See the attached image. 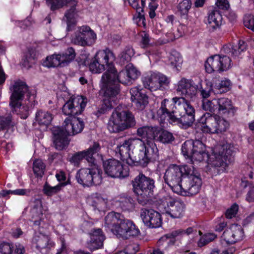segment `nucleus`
<instances>
[{
	"label": "nucleus",
	"instance_id": "39448f33",
	"mask_svg": "<svg viewBox=\"0 0 254 254\" xmlns=\"http://www.w3.org/2000/svg\"><path fill=\"white\" fill-rule=\"evenodd\" d=\"M135 124L134 117L131 112L122 110L117 107L109 118L107 128L111 133H118L134 126Z\"/></svg>",
	"mask_w": 254,
	"mask_h": 254
},
{
	"label": "nucleus",
	"instance_id": "4be33fe9",
	"mask_svg": "<svg viewBox=\"0 0 254 254\" xmlns=\"http://www.w3.org/2000/svg\"><path fill=\"white\" fill-rule=\"evenodd\" d=\"M100 150V144L97 142H94L93 145L87 150L79 152L74 154L71 159L73 162L77 163L80 160L85 158L89 163L95 165L96 162L95 155Z\"/></svg>",
	"mask_w": 254,
	"mask_h": 254
},
{
	"label": "nucleus",
	"instance_id": "dca6fc26",
	"mask_svg": "<svg viewBox=\"0 0 254 254\" xmlns=\"http://www.w3.org/2000/svg\"><path fill=\"white\" fill-rule=\"evenodd\" d=\"M87 103V99L82 96H76L67 101L63 107V113L67 116L77 115L82 113Z\"/></svg>",
	"mask_w": 254,
	"mask_h": 254
},
{
	"label": "nucleus",
	"instance_id": "a19ab883",
	"mask_svg": "<svg viewBox=\"0 0 254 254\" xmlns=\"http://www.w3.org/2000/svg\"><path fill=\"white\" fill-rule=\"evenodd\" d=\"M160 132V128L156 127H144V133H145L146 142L153 141V140L158 137Z\"/></svg>",
	"mask_w": 254,
	"mask_h": 254
},
{
	"label": "nucleus",
	"instance_id": "a878e982",
	"mask_svg": "<svg viewBox=\"0 0 254 254\" xmlns=\"http://www.w3.org/2000/svg\"><path fill=\"white\" fill-rule=\"evenodd\" d=\"M193 162H201L208 159V154L206 152L205 145L200 140H193Z\"/></svg>",
	"mask_w": 254,
	"mask_h": 254
},
{
	"label": "nucleus",
	"instance_id": "052dcab7",
	"mask_svg": "<svg viewBox=\"0 0 254 254\" xmlns=\"http://www.w3.org/2000/svg\"><path fill=\"white\" fill-rule=\"evenodd\" d=\"M244 23L246 27L254 32V15H246L244 19Z\"/></svg>",
	"mask_w": 254,
	"mask_h": 254
},
{
	"label": "nucleus",
	"instance_id": "1a4fd4ad",
	"mask_svg": "<svg viewBox=\"0 0 254 254\" xmlns=\"http://www.w3.org/2000/svg\"><path fill=\"white\" fill-rule=\"evenodd\" d=\"M10 89L12 93L9 105L13 108H21V101L25 95L27 100L30 102H33L34 100L35 95L34 94L31 93L28 86L23 81L19 80L15 81Z\"/></svg>",
	"mask_w": 254,
	"mask_h": 254
},
{
	"label": "nucleus",
	"instance_id": "473e14b6",
	"mask_svg": "<svg viewBox=\"0 0 254 254\" xmlns=\"http://www.w3.org/2000/svg\"><path fill=\"white\" fill-rule=\"evenodd\" d=\"M146 142V144H144L145 151L144 152V164H147L149 162L153 161L155 160L157 156L155 150L157 148L153 141H149Z\"/></svg>",
	"mask_w": 254,
	"mask_h": 254
},
{
	"label": "nucleus",
	"instance_id": "e2e57ef3",
	"mask_svg": "<svg viewBox=\"0 0 254 254\" xmlns=\"http://www.w3.org/2000/svg\"><path fill=\"white\" fill-rule=\"evenodd\" d=\"M201 81H200L198 82V85L199 86V89H197V90H199L200 91V94L202 98H203V100L207 99L210 96L211 88H208L207 89H203L201 84Z\"/></svg>",
	"mask_w": 254,
	"mask_h": 254
},
{
	"label": "nucleus",
	"instance_id": "f257e3e1",
	"mask_svg": "<svg viewBox=\"0 0 254 254\" xmlns=\"http://www.w3.org/2000/svg\"><path fill=\"white\" fill-rule=\"evenodd\" d=\"M165 183L175 193L183 195H193L200 190L202 180L192 164L171 165L164 175Z\"/></svg>",
	"mask_w": 254,
	"mask_h": 254
},
{
	"label": "nucleus",
	"instance_id": "0eeeda50",
	"mask_svg": "<svg viewBox=\"0 0 254 254\" xmlns=\"http://www.w3.org/2000/svg\"><path fill=\"white\" fill-rule=\"evenodd\" d=\"M138 144L140 146L143 145L141 139L135 138L133 139L125 140L117 145L115 149L116 154H119L120 158L130 166H138L141 163L143 157L139 155L138 157L133 156L130 154V146L132 144Z\"/></svg>",
	"mask_w": 254,
	"mask_h": 254
},
{
	"label": "nucleus",
	"instance_id": "338daca9",
	"mask_svg": "<svg viewBox=\"0 0 254 254\" xmlns=\"http://www.w3.org/2000/svg\"><path fill=\"white\" fill-rule=\"evenodd\" d=\"M216 3L217 6L222 9H228L230 6L229 3L227 0H217Z\"/></svg>",
	"mask_w": 254,
	"mask_h": 254
},
{
	"label": "nucleus",
	"instance_id": "e433bc0d",
	"mask_svg": "<svg viewBox=\"0 0 254 254\" xmlns=\"http://www.w3.org/2000/svg\"><path fill=\"white\" fill-rule=\"evenodd\" d=\"M117 202L119 206L124 211H130L133 208L132 199L125 194L120 195Z\"/></svg>",
	"mask_w": 254,
	"mask_h": 254
},
{
	"label": "nucleus",
	"instance_id": "ea45409f",
	"mask_svg": "<svg viewBox=\"0 0 254 254\" xmlns=\"http://www.w3.org/2000/svg\"><path fill=\"white\" fill-rule=\"evenodd\" d=\"M191 4L190 0H183L179 3L177 8L182 18L188 19L189 11L191 7Z\"/></svg>",
	"mask_w": 254,
	"mask_h": 254
},
{
	"label": "nucleus",
	"instance_id": "bb28decb",
	"mask_svg": "<svg viewBox=\"0 0 254 254\" xmlns=\"http://www.w3.org/2000/svg\"><path fill=\"white\" fill-rule=\"evenodd\" d=\"M24 246L19 243L2 242L0 244V254H24Z\"/></svg>",
	"mask_w": 254,
	"mask_h": 254
},
{
	"label": "nucleus",
	"instance_id": "c756f323",
	"mask_svg": "<svg viewBox=\"0 0 254 254\" xmlns=\"http://www.w3.org/2000/svg\"><path fill=\"white\" fill-rule=\"evenodd\" d=\"M77 4V1L76 0H72L68 4V6L70 7L67 10L64 14V17L66 18L67 26V30H69V27L75 23V19L77 17V11L76 6Z\"/></svg>",
	"mask_w": 254,
	"mask_h": 254
},
{
	"label": "nucleus",
	"instance_id": "7ed1b4c3",
	"mask_svg": "<svg viewBox=\"0 0 254 254\" xmlns=\"http://www.w3.org/2000/svg\"><path fill=\"white\" fill-rule=\"evenodd\" d=\"M105 226L118 238L127 239L138 236L140 233L132 221L122 219L120 213L111 212L105 217Z\"/></svg>",
	"mask_w": 254,
	"mask_h": 254
},
{
	"label": "nucleus",
	"instance_id": "69168bd1",
	"mask_svg": "<svg viewBox=\"0 0 254 254\" xmlns=\"http://www.w3.org/2000/svg\"><path fill=\"white\" fill-rule=\"evenodd\" d=\"M132 50L128 49L125 51H124L121 54V59L123 61H126L127 62L130 60L131 57L132 55Z\"/></svg>",
	"mask_w": 254,
	"mask_h": 254
},
{
	"label": "nucleus",
	"instance_id": "79ce46f5",
	"mask_svg": "<svg viewBox=\"0 0 254 254\" xmlns=\"http://www.w3.org/2000/svg\"><path fill=\"white\" fill-rule=\"evenodd\" d=\"M43 65L48 67L62 66L60 59V54L53 55L47 57L46 60L43 62Z\"/></svg>",
	"mask_w": 254,
	"mask_h": 254
},
{
	"label": "nucleus",
	"instance_id": "680f3d73",
	"mask_svg": "<svg viewBox=\"0 0 254 254\" xmlns=\"http://www.w3.org/2000/svg\"><path fill=\"white\" fill-rule=\"evenodd\" d=\"M239 209L238 205L235 203L233 204L230 208L228 209L225 213V215L227 218L231 219L235 217Z\"/></svg>",
	"mask_w": 254,
	"mask_h": 254
},
{
	"label": "nucleus",
	"instance_id": "c03bdc74",
	"mask_svg": "<svg viewBox=\"0 0 254 254\" xmlns=\"http://www.w3.org/2000/svg\"><path fill=\"white\" fill-rule=\"evenodd\" d=\"M107 200L101 194L95 193L92 196V205L99 210L106 206Z\"/></svg>",
	"mask_w": 254,
	"mask_h": 254
},
{
	"label": "nucleus",
	"instance_id": "0e129e2a",
	"mask_svg": "<svg viewBox=\"0 0 254 254\" xmlns=\"http://www.w3.org/2000/svg\"><path fill=\"white\" fill-rule=\"evenodd\" d=\"M139 250L137 245L135 244L127 245L125 250V254H135Z\"/></svg>",
	"mask_w": 254,
	"mask_h": 254
},
{
	"label": "nucleus",
	"instance_id": "f704fd0d",
	"mask_svg": "<svg viewBox=\"0 0 254 254\" xmlns=\"http://www.w3.org/2000/svg\"><path fill=\"white\" fill-rule=\"evenodd\" d=\"M131 99L134 106L139 110H141L143 104V94L142 89L134 87L130 90Z\"/></svg>",
	"mask_w": 254,
	"mask_h": 254
},
{
	"label": "nucleus",
	"instance_id": "2eb2a0df",
	"mask_svg": "<svg viewBox=\"0 0 254 254\" xmlns=\"http://www.w3.org/2000/svg\"><path fill=\"white\" fill-rule=\"evenodd\" d=\"M103 168L105 173L112 178H125L129 175L128 169L124 168L121 162L114 158L104 161Z\"/></svg>",
	"mask_w": 254,
	"mask_h": 254
},
{
	"label": "nucleus",
	"instance_id": "6ab92c4d",
	"mask_svg": "<svg viewBox=\"0 0 254 254\" xmlns=\"http://www.w3.org/2000/svg\"><path fill=\"white\" fill-rule=\"evenodd\" d=\"M113 68L115 70L114 72L116 76L115 78L116 82L117 81H118L123 84L130 85L138 76L137 70L130 64L127 65L125 69L121 71L119 73H118L114 64H113Z\"/></svg>",
	"mask_w": 254,
	"mask_h": 254
},
{
	"label": "nucleus",
	"instance_id": "393cba45",
	"mask_svg": "<svg viewBox=\"0 0 254 254\" xmlns=\"http://www.w3.org/2000/svg\"><path fill=\"white\" fill-rule=\"evenodd\" d=\"M144 224L149 228L161 226L162 220L160 214L153 209L144 210Z\"/></svg>",
	"mask_w": 254,
	"mask_h": 254
},
{
	"label": "nucleus",
	"instance_id": "c9c22d12",
	"mask_svg": "<svg viewBox=\"0 0 254 254\" xmlns=\"http://www.w3.org/2000/svg\"><path fill=\"white\" fill-rule=\"evenodd\" d=\"M52 119V115L48 111L39 110L36 114V120L40 126H48Z\"/></svg>",
	"mask_w": 254,
	"mask_h": 254
},
{
	"label": "nucleus",
	"instance_id": "412c9836",
	"mask_svg": "<svg viewBox=\"0 0 254 254\" xmlns=\"http://www.w3.org/2000/svg\"><path fill=\"white\" fill-rule=\"evenodd\" d=\"M48 236L42 233L36 234L32 239V247L37 254H46L52 244Z\"/></svg>",
	"mask_w": 254,
	"mask_h": 254
},
{
	"label": "nucleus",
	"instance_id": "49530a36",
	"mask_svg": "<svg viewBox=\"0 0 254 254\" xmlns=\"http://www.w3.org/2000/svg\"><path fill=\"white\" fill-rule=\"evenodd\" d=\"M202 107L203 110L209 111L211 113H218L217 99H214L211 101L207 99L203 100Z\"/></svg>",
	"mask_w": 254,
	"mask_h": 254
},
{
	"label": "nucleus",
	"instance_id": "5fc2aeb1",
	"mask_svg": "<svg viewBox=\"0 0 254 254\" xmlns=\"http://www.w3.org/2000/svg\"><path fill=\"white\" fill-rule=\"evenodd\" d=\"M221 237L228 244L235 243V239H234V238L233 232L231 226L225 230Z\"/></svg>",
	"mask_w": 254,
	"mask_h": 254
},
{
	"label": "nucleus",
	"instance_id": "cd10ccee",
	"mask_svg": "<svg viewBox=\"0 0 254 254\" xmlns=\"http://www.w3.org/2000/svg\"><path fill=\"white\" fill-rule=\"evenodd\" d=\"M218 113L228 114L233 116L236 109L232 106L230 100L226 98L217 99Z\"/></svg>",
	"mask_w": 254,
	"mask_h": 254
},
{
	"label": "nucleus",
	"instance_id": "aec40b11",
	"mask_svg": "<svg viewBox=\"0 0 254 254\" xmlns=\"http://www.w3.org/2000/svg\"><path fill=\"white\" fill-rule=\"evenodd\" d=\"M197 89L199 86L194 81L183 78L178 82L177 91L182 96L193 100L196 97Z\"/></svg>",
	"mask_w": 254,
	"mask_h": 254
},
{
	"label": "nucleus",
	"instance_id": "37998d69",
	"mask_svg": "<svg viewBox=\"0 0 254 254\" xmlns=\"http://www.w3.org/2000/svg\"><path fill=\"white\" fill-rule=\"evenodd\" d=\"M45 164L41 159H36L33 163V172L36 177H42L44 174Z\"/></svg>",
	"mask_w": 254,
	"mask_h": 254
},
{
	"label": "nucleus",
	"instance_id": "f3484780",
	"mask_svg": "<svg viewBox=\"0 0 254 254\" xmlns=\"http://www.w3.org/2000/svg\"><path fill=\"white\" fill-rule=\"evenodd\" d=\"M166 206H159V210L163 213L169 215L174 218H179L182 217L185 209V205L182 201L175 200L169 197L166 199Z\"/></svg>",
	"mask_w": 254,
	"mask_h": 254
},
{
	"label": "nucleus",
	"instance_id": "9d476101",
	"mask_svg": "<svg viewBox=\"0 0 254 254\" xmlns=\"http://www.w3.org/2000/svg\"><path fill=\"white\" fill-rule=\"evenodd\" d=\"M232 151L227 146H217L215 147L211 155H208V159H205L208 163L214 167L221 168L220 171H224L231 160Z\"/></svg>",
	"mask_w": 254,
	"mask_h": 254
},
{
	"label": "nucleus",
	"instance_id": "864d4df0",
	"mask_svg": "<svg viewBox=\"0 0 254 254\" xmlns=\"http://www.w3.org/2000/svg\"><path fill=\"white\" fill-rule=\"evenodd\" d=\"M157 139L164 143L171 142L174 140V137L171 132L167 130L160 131Z\"/></svg>",
	"mask_w": 254,
	"mask_h": 254
},
{
	"label": "nucleus",
	"instance_id": "9b49d317",
	"mask_svg": "<svg viewBox=\"0 0 254 254\" xmlns=\"http://www.w3.org/2000/svg\"><path fill=\"white\" fill-rule=\"evenodd\" d=\"M92 168H82L77 172L76 178L77 182L84 186L98 185L102 182V176L100 170L98 168L96 163L91 164Z\"/></svg>",
	"mask_w": 254,
	"mask_h": 254
},
{
	"label": "nucleus",
	"instance_id": "8fccbe9b",
	"mask_svg": "<svg viewBox=\"0 0 254 254\" xmlns=\"http://www.w3.org/2000/svg\"><path fill=\"white\" fill-rule=\"evenodd\" d=\"M235 243L242 241L245 237L244 231L242 226L238 224L231 225Z\"/></svg>",
	"mask_w": 254,
	"mask_h": 254
},
{
	"label": "nucleus",
	"instance_id": "a211bd4d",
	"mask_svg": "<svg viewBox=\"0 0 254 254\" xmlns=\"http://www.w3.org/2000/svg\"><path fill=\"white\" fill-rule=\"evenodd\" d=\"M154 174L149 171L144 174V203L149 204L156 201Z\"/></svg>",
	"mask_w": 254,
	"mask_h": 254
},
{
	"label": "nucleus",
	"instance_id": "4c0bfd02",
	"mask_svg": "<svg viewBox=\"0 0 254 254\" xmlns=\"http://www.w3.org/2000/svg\"><path fill=\"white\" fill-rule=\"evenodd\" d=\"M247 49V45L243 41H239L238 45H230L227 52L234 58H239Z\"/></svg>",
	"mask_w": 254,
	"mask_h": 254
},
{
	"label": "nucleus",
	"instance_id": "72a5a7b5",
	"mask_svg": "<svg viewBox=\"0 0 254 254\" xmlns=\"http://www.w3.org/2000/svg\"><path fill=\"white\" fill-rule=\"evenodd\" d=\"M155 103V100L153 98L144 94V109L146 112V117L148 119L154 118Z\"/></svg>",
	"mask_w": 254,
	"mask_h": 254
},
{
	"label": "nucleus",
	"instance_id": "f03ea898",
	"mask_svg": "<svg viewBox=\"0 0 254 254\" xmlns=\"http://www.w3.org/2000/svg\"><path fill=\"white\" fill-rule=\"evenodd\" d=\"M161 119L168 117L170 122L176 123L183 128H188L195 121V110L185 97H174L172 101L164 99L157 111Z\"/></svg>",
	"mask_w": 254,
	"mask_h": 254
},
{
	"label": "nucleus",
	"instance_id": "13d9d810",
	"mask_svg": "<svg viewBox=\"0 0 254 254\" xmlns=\"http://www.w3.org/2000/svg\"><path fill=\"white\" fill-rule=\"evenodd\" d=\"M35 54L33 50H28L25 55L24 59L25 66H31V64L35 63Z\"/></svg>",
	"mask_w": 254,
	"mask_h": 254
},
{
	"label": "nucleus",
	"instance_id": "58836bf2",
	"mask_svg": "<svg viewBox=\"0 0 254 254\" xmlns=\"http://www.w3.org/2000/svg\"><path fill=\"white\" fill-rule=\"evenodd\" d=\"M76 56L74 49L72 47L68 48L62 55L60 59L62 66H64L74 60Z\"/></svg>",
	"mask_w": 254,
	"mask_h": 254
},
{
	"label": "nucleus",
	"instance_id": "2f4dec72",
	"mask_svg": "<svg viewBox=\"0 0 254 254\" xmlns=\"http://www.w3.org/2000/svg\"><path fill=\"white\" fill-rule=\"evenodd\" d=\"M222 23V16L219 10H213L208 16L207 25L212 30L219 28Z\"/></svg>",
	"mask_w": 254,
	"mask_h": 254
},
{
	"label": "nucleus",
	"instance_id": "de8ad7c7",
	"mask_svg": "<svg viewBox=\"0 0 254 254\" xmlns=\"http://www.w3.org/2000/svg\"><path fill=\"white\" fill-rule=\"evenodd\" d=\"M65 185V183H61L56 186L51 187L47 183H46L43 188V192L47 196H52L60 191L62 187Z\"/></svg>",
	"mask_w": 254,
	"mask_h": 254
},
{
	"label": "nucleus",
	"instance_id": "a18cd8bd",
	"mask_svg": "<svg viewBox=\"0 0 254 254\" xmlns=\"http://www.w3.org/2000/svg\"><path fill=\"white\" fill-rule=\"evenodd\" d=\"M193 140H188L182 146V152L184 156L190 158L192 162L193 155Z\"/></svg>",
	"mask_w": 254,
	"mask_h": 254
},
{
	"label": "nucleus",
	"instance_id": "4d7b16f0",
	"mask_svg": "<svg viewBox=\"0 0 254 254\" xmlns=\"http://www.w3.org/2000/svg\"><path fill=\"white\" fill-rule=\"evenodd\" d=\"M216 236L213 233H208L201 237L198 241V246L200 247H203L209 243L213 241Z\"/></svg>",
	"mask_w": 254,
	"mask_h": 254
},
{
	"label": "nucleus",
	"instance_id": "c85d7f7f",
	"mask_svg": "<svg viewBox=\"0 0 254 254\" xmlns=\"http://www.w3.org/2000/svg\"><path fill=\"white\" fill-rule=\"evenodd\" d=\"M133 191L138 202H143V174L141 173L132 181Z\"/></svg>",
	"mask_w": 254,
	"mask_h": 254
},
{
	"label": "nucleus",
	"instance_id": "20e7f679",
	"mask_svg": "<svg viewBox=\"0 0 254 254\" xmlns=\"http://www.w3.org/2000/svg\"><path fill=\"white\" fill-rule=\"evenodd\" d=\"M104 73L101 80V91L104 98L102 107L98 110L100 114H104L108 110L113 108L118 101V96L120 93V85L115 82V72L108 75Z\"/></svg>",
	"mask_w": 254,
	"mask_h": 254
},
{
	"label": "nucleus",
	"instance_id": "423d86ee",
	"mask_svg": "<svg viewBox=\"0 0 254 254\" xmlns=\"http://www.w3.org/2000/svg\"><path fill=\"white\" fill-rule=\"evenodd\" d=\"M116 57L114 53L109 49L100 50L97 52L94 59L89 65V69L93 73H101L106 69L105 73L108 75L114 72L113 64Z\"/></svg>",
	"mask_w": 254,
	"mask_h": 254
},
{
	"label": "nucleus",
	"instance_id": "09e8293b",
	"mask_svg": "<svg viewBox=\"0 0 254 254\" xmlns=\"http://www.w3.org/2000/svg\"><path fill=\"white\" fill-rule=\"evenodd\" d=\"M13 125L10 113L6 114L5 116L0 115V129H7Z\"/></svg>",
	"mask_w": 254,
	"mask_h": 254
},
{
	"label": "nucleus",
	"instance_id": "ddd939ff",
	"mask_svg": "<svg viewBox=\"0 0 254 254\" xmlns=\"http://www.w3.org/2000/svg\"><path fill=\"white\" fill-rule=\"evenodd\" d=\"M231 60L229 57L216 55L208 58L204 65L206 72L209 73L221 72L231 67Z\"/></svg>",
	"mask_w": 254,
	"mask_h": 254
},
{
	"label": "nucleus",
	"instance_id": "6e6552de",
	"mask_svg": "<svg viewBox=\"0 0 254 254\" xmlns=\"http://www.w3.org/2000/svg\"><path fill=\"white\" fill-rule=\"evenodd\" d=\"M199 123L202 124V131L209 133H218L225 131L229 127L228 122L224 119L209 113H206L202 116Z\"/></svg>",
	"mask_w": 254,
	"mask_h": 254
},
{
	"label": "nucleus",
	"instance_id": "f8f14e48",
	"mask_svg": "<svg viewBox=\"0 0 254 254\" xmlns=\"http://www.w3.org/2000/svg\"><path fill=\"white\" fill-rule=\"evenodd\" d=\"M96 39V34L87 26L77 27L74 34L71 36L72 43L81 46L93 45Z\"/></svg>",
	"mask_w": 254,
	"mask_h": 254
},
{
	"label": "nucleus",
	"instance_id": "7c9ffc66",
	"mask_svg": "<svg viewBox=\"0 0 254 254\" xmlns=\"http://www.w3.org/2000/svg\"><path fill=\"white\" fill-rule=\"evenodd\" d=\"M104 239V236L101 229L95 230L91 235V241L88 245L89 249L94 251L101 248Z\"/></svg>",
	"mask_w": 254,
	"mask_h": 254
},
{
	"label": "nucleus",
	"instance_id": "b1692460",
	"mask_svg": "<svg viewBox=\"0 0 254 254\" xmlns=\"http://www.w3.org/2000/svg\"><path fill=\"white\" fill-rule=\"evenodd\" d=\"M53 141L55 148L62 150L69 143L67 136L69 135L63 127H55L53 129Z\"/></svg>",
	"mask_w": 254,
	"mask_h": 254
},
{
	"label": "nucleus",
	"instance_id": "bf43d9fd",
	"mask_svg": "<svg viewBox=\"0 0 254 254\" xmlns=\"http://www.w3.org/2000/svg\"><path fill=\"white\" fill-rule=\"evenodd\" d=\"M184 230L178 229L172 231L171 232L166 234V236L169 239H170V242L174 244L176 241V239L181 238L184 236Z\"/></svg>",
	"mask_w": 254,
	"mask_h": 254
},
{
	"label": "nucleus",
	"instance_id": "3c124183",
	"mask_svg": "<svg viewBox=\"0 0 254 254\" xmlns=\"http://www.w3.org/2000/svg\"><path fill=\"white\" fill-rule=\"evenodd\" d=\"M231 81L230 80L225 79L222 80L218 84L215 85L214 88V92L217 93H222L228 91L231 86Z\"/></svg>",
	"mask_w": 254,
	"mask_h": 254
},
{
	"label": "nucleus",
	"instance_id": "603ef678",
	"mask_svg": "<svg viewBox=\"0 0 254 254\" xmlns=\"http://www.w3.org/2000/svg\"><path fill=\"white\" fill-rule=\"evenodd\" d=\"M170 64L174 67H177L182 63V58L179 53L173 51L169 57Z\"/></svg>",
	"mask_w": 254,
	"mask_h": 254
},
{
	"label": "nucleus",
	"instance_id": "774afa93",
	"mask_svg": "<svg viewBox=\"0 0 254 254\" xmlns=\"http://www.w3.org/2000/svg\"><path fill=\"white\" fill-rule=\"evenodd\" d=\"M246 200L249 202L254 201V187H250V190L248 191L247 196Z\"/></svg>",
	"mask_w": 254,
	"mask_h": 254
},
{
	"label": "nucleus",
	"instance_id": "5701e85b",
	"mask_svg": "<svg viewBox=\"0 0 254 254\" xmlns=\"http://www.w3.org/2000/svg\"><path fill=\"white\" fill-rule=\"evenodd\" d=\"M84 127L83 120L77 117L66 118L63 125V128L69 135H74L81 132Z\"/></svg>",
	"mask_w": 254,
	"mask_h": 254
},
{
	"label": "nucleus",
	"instance_id": "6e6d98bb",
	"mask_svg": "<svg viewBox=\"0 0 254 254\" xmlns=\"http://www.w3.org/2000/svg\"><path fill=\"white\" fill-rule=\"evenodd\" d=\"M124 1H128L130 3V5L133 8L136 9V19L138 18L139 21H141L142 20H143V14H142V12H143V7L139 6L138 0H131V1H130L129 0H124Z\"/></svg>",
	"mask_w": 254,
	"mask_h": 254
},
{
	"label": "nucleus",
	"instance_id": "4468645a",
	"mask_svg": "<svg viewBox=\"0 0 254 254\" xmlns=\"http://www.w3.org/2000/svg\"><path fill=\"white\" fill-rule=\"evenodd\" d=\"M169 83L167 77L160 73L150 71L144 77V87L150 91L163 90L168 86Z\"/></svg>",
	"mask_w": 254,
	"mask_h": 254
}]
</instances>
